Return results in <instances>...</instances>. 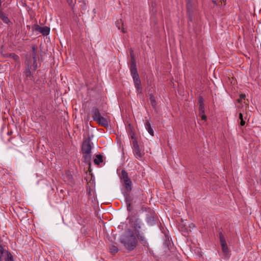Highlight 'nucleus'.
Wrapping results in <instances>:
<instances>
[{
  "label": "nucleus",
  "instance_id": "1",
  "mask_svg": "<svg viewBox=\"0 0 261 261\" xmlns=\"http://www.w3.org/2000/svg\"><path fill=\"white\" fill-rule=\"evenodd\" d=\"M25 70L23 72L24 75L26 78V80L34 81L35 77L34 76V72L41 65L40 63L37 62L36 59L31 58L28 56H26L24 62Z\"/></svg>",
  "mask_w": 261,
  "mask_h": 261
},
{
  "label": "nucleus",
  "instance_id": "2",
  "mask_svg": "<svg viewBox=\"0 0 261 261\" xmlns=\"http://www.w3.org/2000/svg\"><path fill=\"white\" fill-rule=\"evenodd\" d=\"M120 242L129 251L133 250L138 243L137 240L132 230L128 229L121 237Z\"/></svg>",
  "mask_w": 261,
  "mask_h": 261
},
{
  "label": "nucleus",
  "instance_id": "3",
  "mask_svg": "<svg viewBox=\"0 0 261 261\" xmlns=\"http://www.w3.org/2000/svg\"><path fill=\"white\" fill-rule=\"evenodd\" d=\"M91 115L93 120L97 122L100 125L104 127L108 126V122L103 117V114L101 113L99 110L96 107H94L91 110Z\"/></svg>",
  "mask_w": 261,
  "mask_h": 261
},
{
  "label": "nucleus",
  "instance_id": "4",
  "mask_svg": "<svg viewBox=\"0 0 261 261\" xmlns=\"http://www.w3.org/2000/svg\"><path fill=\"white\" fill-rule=\"evenodd\" d=\"M120 178L121 182L123 183L126 190L127 192L131 191L132 190V182L125 170H122Z\"/></svg>",
  "mask_w": 261,
  "mask_h": 261
},
{
  "label": "nucleus",
  "instance_id": "5",
  "mask_svg": "<svg viewBox=\"0 0 261 261\" xmlns=\"http://www.w3.org/2000/svg\"><path fill=\"white\" fill-rule=\"evenodd\" d=\"M129 223L133 225L134 228L135 233L137 232L139 233L143 225L141 220L135 216H132L129 218Z\"/></svg>",
  "mask_w": 261,
  "mask_h": 261
},
{
  "label": "nucleus",
  "instance_id": "6",
  "mask_svg": "<svg viewBox=\"0 0 261 261\" xmlns=\"http://www.w3.org/2000/svg\"><path fill=\"white\" fill-rule=\"evenodd\" d=\"M32 29L33 30L38 32L42 34L43 36H47L49 34L50 28L47 26L40 27L37 24H34Z\"/></svg>",
  "mask_w": 261,
  "mask_h": 261
},
{
  "label": "nucleus",
  "instance_id": "7",
  "mask_svg": "<svg viewBox=\"0 0 261 261\" xmlns=\"http://www.w3.org/2000/svg\"><path fill=\"white\" fill-rule=\"evenodd\" d=\"M133 144L134 147V154L137 159L140 160L142 157L143 154L141 152L138 141L136 139L134 141H133Z\"/></svg>",
  "mask_w": 261,
  "mask_h": 261
},
{
  "label": "nucleus",
  "instance_id": "8",
  "mask_svg": "<svg viewBox=\"0 0 261 261\" xmlns=\"http://www.w3.org/2000/svg\"><path fill=\"white\" fill-rule=\"evenodd\" d=\"M2 3V0H0V19L2 20L4 23L7 24H12V22L8 18V15L5 13L3 11V9L1 8Z\"/></svg>",
  "mask_w": 261,
  "mask_h": 261
},
{
  "label": "nucleus",
  "instance_id": "9",
  "mask_svg": "<svg viewBox=\"0 0 261 261\" xmlns=\"http://www.w3.org/2000/svg\"><path fill=\"white\" fill-rule=\"evenodd\" d=\"M92 146L90 140H85L82 144V150L83 153L89 154L91 152Z\"/></svg>",
  "mask_w": 261,
  "mask_h": 261
},
{
  "label": "nucleus",
  "instance_id": "10",
  "mask_svg": "<svg viewBox=\"0 0 261 261\" xmlns=\"http://www.w3.org/2000/svg\"><path fill=\"white\" fill-rule=\"evenodd\" d=\"M219 238L222 251L224 254L226 255L228 253V248L225 239L222 232L219 233Z\"/></svg>",
  "mask_w": 261,
  "mask_h": 261
},
{
  "label": "nucleus",
  "instance_id": "11",
  "mask_svg": "<svg viewBox=\"0 0 261 261\" xmlns=\"http://www.w3.org/2000/svg\"><path fill=\"white\" fill-rule=\"evenodd\" d=\"M133 81L134 82L135 87L137 90V91L138 93L142 94V88L141 84V81L139 78V76L133 77Z\"/></svg>",
  "mask_w": 261,
  "mask_h": 261
},
{
  "label": "nucleus",
  "instance_id": "12",
  "mask_svg": "<svg viewBox=\"0 0 261 261\" xmlns=\"http://www.w3.org/2000/svg\"><path fill=\"white\" fill-rule=\"evenodd\" d=\"M129 69L132 77L139 75L136 67V63H130Z\"/></svg>",
  "mask_w": 261,
  "mask_h": 261
},
{
  "label": "nucleus",
  "instance_id": "13",
  "mask_svg": "<svg viewBox=\"0 0 261 261\" xmlns=\"http://www.w3.org/2000/svg\"><path fill=\"white\" fill-rule=\"evenodd\" d=\"M199 103V111L200 114L204 113V105L203 102V99L202 97H200L198 99Z\"/></svg>",
  "mask_w": 261,
  "mask_h": 261
},
{
  "label": "nucleus",
  "instance_id": "14",
  "mask_svg": "<svg viewBox=\"0 0 261 261\" xmlns=\"http://www.w3.org/2000/svg\"><path fill=\"white\" fill-rule=\"evenodd\" d=\"M145 128L152 136H154V131L151 126V124L148 120H146L145 123Z\"/></svg>",
  "mask_w": 261,
  "mask_h": 261
},
{
  "label": "nucleus",
  "instance_id": "15",
  "mask_svg": "<svg viewBox=\"0 0 261 261\" xmlns=\"http://www.w3.org/2000/svg\"><path fill=\"white\" fill-rule=\"evenodd\" d=\"M136 234L137 237V238L139 240L140 242L144 245L145 246L147 244V242L146 240L145 239V238L144 236L140 233V232H139V233H136Z\"/></svg>",
  "mask_w": 261,
  "mask_h": 261
},
{
  "label": "nucleus",
  "instance_id": "16",
  "mask_svg": "<svg viewBox=\"0 0 261 261\" xmlns=\"http://www.w3.org/2000/svg\"><path fill=\"white\" fill-rule=\"evenodd\" d=\"M146 222L149 225L153 226L155 224L156 222L154 217L149 215L146 217Z\"/></svg>",
  "mask_w": 261,
  "mask_h": 261
},
{
  "label": "nucleus",
  "instance_id": "17",
  "mask_svg": "<svg viewBox=\"0 0 261 261\" xmlns=\"http://www.w3.org/2000/svg\"><path fill=\"white\" fill-rule=\"evenodd\" d=\"M32 50L31 56H29V57H31V58L36 59L37 58V47L35 45H33L32 46Z\"/></svg>",
  "mask_w": 261,
  "mask_h": 261
},
{
  "label": "nucleus",
  "instance_id": "18",
  "mask_svg": "<svg viewBox=\"0 0 261 261\" xmlns=\"http://www.w3.org/2000/svg\"><path fill=\"white\" fill-rule=\"evenodd\" d=\"M187 1V11L190 13L192 11V6L195 2V0H186Z\"/></svg>",
  "mask_w": 261,
  "mask_h": 261
},
{
  "label": "nucleus",
  "instance_id": "19",
  "mask_svg": "<svg viewBox=\"0 0 261 261\" xmlns=\"http://www.w3.org/2000/svg\"><path fill=\"white\" fill-rule=\"evenodd\" d=\"M96 157V159L94 160V163L95 164L98 165L103 162L102 156L101 154H97Z\"/></svg>",
  "mask_w": 261,
  "mask_h": 261
},
{
  "label": "nucleus",
  "instance_id": "20",
  "mask_svg": "<svg viewBox=\"0 0 261 261\" xmlns=\"http://www.w3.org/2000/svg\"><path fill=\"white\" fill-rule=\"evenodd\" d=\"M6 253V254L4 256H5V261H14V258L11 253L8 251Z\"/></svg>",
  "mask_w": 261,
  "mask_h": 261
},
{
  "label": "nucleus",
  "instance_id": "21",
  "mask_svg": "<svg viewBox=\"0 0 261 261\" xmlns=\"http://www.w3.org/2000/svg\"><path fill=\"white\" fill-rule=\"evenodd\" d=\"M149 99L150 100V103H151V106H152V107L153 108H155L156 106V102L155 97L152 94H149Z\"/></svg>",
  "mask_w": 261,
  "mask_h": 261
},
{
  "label": "nucleus",
  "instance_id": "22",
  "mask_svg": "<svg viewBox=\"0 0 261 261\" xmlns=\"http://www.w3.org/2000/svg\"><path fill=\"white\" fill-rule=\"evenodd\" d=\"M83 154H84L83 158H84L85 162L89 164V165H90V164H91L90 161H91V153H89V154L83 153Z\"/></svg>",
  "mask_w": 261,
  "mask_h": 261
},
{
  "label": "nucleus",
  "instance_id": "23",
  "mask_svg": "<svg viewBox=\"0 0 261 261\" xmlns=\"http://www.w3.org/2000/svg\"><path fill=\"white\" fill-rule=\"evenodd\" d=\"M110 252L112 254H114L118 252V248L116 246H115V245H111L110 247Z\"/></svg>",
  "mask_w": 261,
  "mask_h": 261
},
{
  "label": "nucleus",
  "instance_id": "24",
  "mask_svg": "<svg viewBox=\"0 0 261 261\" xmlns=\"http://www.w3.org/2000/svg\"><path fill=\"white\" fill-rule=\"evenodd\" d=\"M8 57L12 58L14 59L16 62H18L19 61V57L16 54L14 53H11L8 54Z\"/></svg>",
  "mask_w": 261,
  "mask_h": 261
},
{
  "label": "nucleus",
  "instance_id": "25",
  "mask_svg": "<svg viewBox=\"0 0 261 261\" xmlns=\"http://www.w3.org/2000/svg\"><path fill=\"white\" fill-rule=\"evenodd\" d=\"M7 250H6L4 249V248L0 245V261H2V257L4 255L5 256L6 254V252H7Z\"/></svg>",
  "mask_w": 261,
  "mask_h": 261
},
{
  "label": "nucleus",
  "instance_id": "26",
  "mask_svg": "<svg viewBox=\"0 0 261 261\" xmlns=\"http://www.w3.org/2000/svg\"><path fill=\"white\" fill-rule=\"evenodd\" d=\"M116 25L119 30L121 29V26L123 25V22L121 19L118 20L116 22Z\"/></svg>",
  "mask_w": 261,
  "mask_h": 261
},
{
  "label": "nucleus",
  "instance_id": "27",
  "mask_svg": "<svg viewBox=\"0 0 261 261\" xmlns=\"http://www.w3.org/2000/svg\"><path fill=\"white\" fill-rule=\"evenodd\" d=\"M239 119L241 120V122H240V125L241 126H244L245 125V120H244L243 119V114L240 113L239 114Z\"/></svg>",
  "mask_w": 261,
  "mask_h": 261
},
{
  "label": "nucleus",
  "instance_id": "28",
  "mask_svg": "<svg viewBox=\"0 0 261 261\" xmlns=\"http://www.w3.org/2000/svg\"><path fill=\"white\" fill-rule=\"evenodd\" d=\"M246 97V95L245 94H241L240 95V98L238 99L237 101L239 103H241L242 99H244Z\"/></svg>",
  "mask_w": 261,
  "mask_h": 261
},
{
  "label": "nucleus",
  "instance_id": "29",
  "mask_svg": "<svg viewBox=\"0 0 261 261\" xmlns=\"http://www.w3.org/2000/svg\"><path fill=\"white\" fill-rule=\"evenodd\" d=\"M130 58H131L130 63H136L134 55L133 54V51L132 50L131 51V53H130Z\"/></svg>",
  "mask_w": 261,
  "mask_h": 261
},
{
  "label": "nucleus",
  "instance_id": "30",
  "mask_svg": "<svg viewBox=\"0 0 261 261\" xmlns=\"http://www.w3.org/2000/svg\"><path fill=\"white\" fill-rule=\"evenodd\" d=\"M125 200L126 204H127V202H130V198L128 194L125 195Z\"/></svg>",
  "mask_w": 261,
  "mask_h": 261
},
{
  "label": "nucleus",
  "instance_id": "31",
  "mask_svg": "<svg viewBox=\"0 0 261 261\" xmlns=\"http://www.w3.org/2000/svg\"><path fill=\"white\" fill-rule=\"evenodd\" d=\"M66 1L68 5L72 8L74 5L73 0H66Z\"/></svg>",
  "mask_w": 261,
  "mask_h": 261
},
{
  "label": "nucleus",
  "instance_id": "32",
  "mask_svg": "<svg viewBox=\"0 0 261 261\" xmlns=\"http://www.w3.org/2000/svg\"><path fill=\"white\" fill-rule=\"evenodd\" d=\"M126 205H127V210L128 211H131L132 209H131V202H127V204H126Z\"/></svg>",
  "mask_w": 261,
  "mask_h": 261
},
{
  "label": "nucleus",
  "instance_id": "33",
  "mask_svg": "<svg viewBox=\"0 0 261 261\" xmlns=\"http://www.w3.org/2000/svg\"><path fill=\"white\" fill-rule=\"evenodd\" d=\"M189 227L190 228L193 229L195 227V225L194 223H191V224H189Z\"/></svg>",
  "mask_w": 261,
  "mask_h": 261
},
{
  "label": "nucleus",
  "instance_id": "34",
  "mask_svg": "<svg viewBox=\"0 0 261 261\" xmlns=\"http://www.w3.org/2000/svg\"><path fill=\"white\" fill-rule=\"evenodd\" d=\"M202 114V116H201L202 120H206V116L205 115H204L203 114Z\"/></svg>",
  "mask_w": 261,
  "mask_h": 261
},
{
  "label": "nucleus",
  "instance_id": "35",
  "mask_svg": "<svg viewBox=\"0 0 261 261\" xmlns=\"http://www.w3.org/2000/svg\"><path fill=\"white\" fill-rule=\"evenodd\" d=\"M131 138L133 140V141H134L135 139L137 140V139L134 136V135L132 136Z\"/></svg>",
  "mask_w": 261,
  "mask_h": 261
},
{
  "label": "nucleus",
  "instance_id": "36",
  "mask_svg": "<svg viewBox=\"0 0 261 261\" xmlns=\"http://www.w3.org/2000/svg\"><path fill=\"white\" fill-rule=\"evenodd\" d=\"M12 134V131L8 132V135H9V136L11 135Z\"/></svg>",
  "mask_w": 261,
  "mask_h": 261
},
{
  "label": "nucleus",
  "instance_id": "37",
  "mask_svg": "<svg viewBox=\"0 0 261 261\" xmlns=\"http://www.w3.org/2000/svg\"><path fill=\"white\" fill-rule=\"evenodd\" d=\"M217 0H212L213 2L215 4H217Z\"/></svg>",
  "mask_w": 261,
  "mask_h": 261
},
{
  "label": "nucleus",
  "instance_id": "38",
  "mask_svg": "<svg viewBox=\"0 0 261 261\" xmlns=\"http://www.w3.org/2000/svg\"><path fill=\"white\" fill-rule=\"evenodd\" d=\"M122 32L123 33H125V30H124V28H122Z\"/></svg>",
  "mask_w": 261,
  "mask_h": 261
},
{
  "label": "nucleus",
  "instance_id": "39",
  "mask_svg": "<svg viewBox=\"0 0 261 261\" xmlns=\"http://www.w3.org/2000/svg\"><path fill=\"white\" fill-rule=\"evenodd\" d=\"M68 176L69 179H70V178H71V177H72V176H70V175H68Z\"/></svg>",
  "mask_w": 261,
  "mask_h": 261
},
{
  "label": "nucleus",
  "instance_id": "40",
  "mask_svg": "<svg viewBox=\"0 0 261 261\" xmlns=\"http://www.w3.org/2000/svg\"><path fill=\"white\" fill-rule=\"evenodd\" d=\"M10 140H11V138L9 139L8 141H9V142H10Z\"/></svg>",
  "mask_w": 261,
  "mask_h": 261
},
{
  "label": "nucleus",
  "instance_id": "41",
  "mask_svg": "<svg viewBox=\"0 0 261 261\" xmlns=\"http://www.w3.org/2000/svg\"><path fill=\"white\" fill-rule=\"evenodd\" d=\"M260 184L261 185V178H260Z\"/></svg>",
  "mask_w": 261,
  "mask_h": 261
}]
</instances>
